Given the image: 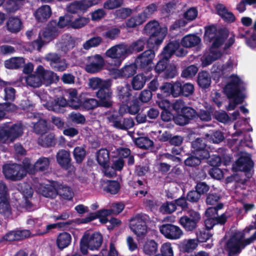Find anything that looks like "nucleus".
Here are the masks:
<instances>
[{
  "mask_svg": "<svg viewBox=\"0 0 256 256\" xmlns=\"http://www.w3.org/2000/svg\"><path fill=\"white\" fill-rule=\"evenodd\" d=\"M188 53V50L180 48L178 40H170L163 48L160 54V58L154 67V70L158 74L164 72L170 64V59L173 56L184 57Z\"/></svg>",
  "mask_w": 256,
  "mask_h": 256,
  "instance_id": "obj_1",
  "label": "nucleus"
},
{
  "mask_svg": "<svg viewBox=\"0 0 256 256\" xmlns=\"http://www.w3.org/2000/svg\"><path fill=\"white\" fill-rule=\"evenodd\" d=\"M144 30L149 36L148 38H146L148 48L157 50L167 34V28L161 27L157 20H152L146 24Z\"/></svg>",
  "mask_w": 256,
  "mask_h": 256,
  "instance_id": "obj_2",
  "label": "nucleus"
},
{
  "mask_svg": "<svg viewBox=\"0 0 256 256\" xmlns=\"http://www.w3.org/2000/svg\"><path fill=\"white\" fill-rule=\"evenodd\" d=\"M244 232H236L226 242L224 248L228 256L240 254L242 250L256 240V231L248 238H244Z\"/></svg>",
  "mask_w": 256,
  "mask_h": 256,
  "instance_id": "obj_3",
  "label": "nucleus"
},
{
  "mask_svg": "<svg viewBox=\"0 0 256 256\" xmlns=\"http://www.w3.org/2000/svg\"><path fill=\"white\" fill-rule=\"evenodd\" d=\"M103 237L100 232H86L80 240V250L82 254L88 253V249L91 250H98L102 246Z\"/></svg>",
  "mask_w": 256,
  "mask_h": 256,
  "instance_id": "obj_4",
  "label": "nucleus"
},
{
  "mask_svg": "<svg viewBox=\"0 0 256 256\" xmlns=\"http://www.w3.org/2000/svg\"><path fill=\"white\" fill-rule=\"evenodd\" d=\"M23 134V126L21 124H4L0 128V143L13 142Z\"/></svg>",
  "mask_w": 256,
  "mask_h": 256,
  "instance_id": "obj_5",
  "label": "nucleus"
},
{
  "mask_svg": "<svg viewBox=\"0 0 256 256\" xmlns=\"http://www.w3.org/2000/svg\"><path fill=\"white\" fill-rule=\"evenodd\" d=\"M157 10L158 6L156 4H148L142 12L128 18L126 22V26L134 28L142 24Z\"/></svg>",
  "mask_w": 256,
  "mask_h": 256,
  "instance_id": "obj_6",
  "label": "nucleus"
},
{
  "mask_svg": "<svg viewBox=\"0 0 256 256\" xmlns=\"http://www.w3.org/2000/svg\"><path fill=\"white\" fill-rule=\"evenodd\" d=\"M146 216L142 214H138L130 220V228L139 239L144 238L148 232Z\"/></svg>",
  "mask_w": 256,
  "mask_h": 256,
  "instance_id": "obj_7",
  "label": "nucleus"
},
{
  "mask_svg": "<svg viewBox=\"0 0 256 256\" xmlns=\"http://www.w3.org/2000/svg\"><path fill=\"white\" fill-rule=\"evenodd\" d=\"M112 80L103 85L101 88L96 92V96L100 104V107L110 108L113 104L112 90L111 88Z\"/></svg>",
  "mask_w": 256,
  "mask_h": 256,
  "instance_id": "obj_8",
  "label": "nucleus"
},
{
  "mask_svg": "<svg viewBox=\"0 0 256 256\" xmlns=\"http://www.w3.org/2000/svg\"><path fill=\"white\" fill-rule=\"evenodd\" d=\"M154 56V50L149 48L136 58L134 64L137 67L140 68L144 72H150L154 66L152 60Z\"/></svg>",
  "mask_w": 256,
  "mask_h": 256,
  "instance_id": "obj_9",
  "label": "nucleus"
},
{
  "mask_svg": "<svg viewBox=\"0 0 256 256\" xmlns=\"http://www.w3.org/2000/svg\"><path fill=\"white\" fill-rule=\"evenodd\" d=\"M106 56L111 58L112 65L118 67L122 61L127 57L124 44L115 45L106 52Z\"/></svg>",
  "mask_w": 256,
  "mask_h": 256,
  "instance_id": "obj_10",
  "label": "nucleus"
},
{
  "mask_svg": "<svg viewBox=\"0 0 256 256\" xmlns=\"http://www.w3.org/2000/svg\"><path fill=\"white\" fill-rule=\"evenodd\" d=\"M22 170L21 164L16 163L6 164L2 168L5 178L12 182L20 180L24 178Z\"/></svg>",
  "mask_w": 256,
  "mask_h": 256,
  "instance_id": "obj_11",
  "label": "nucleus"
},
{
  "mask_svg": "<svg viewBox=\"0 0 256 256\" xmlns=\"http://www.w3.org/2000/svg\"><path fill=\"white\" fill-rule=\"evenodd\" d=\"M200 220L199 212L190 210L188 211V215L184 216L180 218L179 223L186 231L192 232L196 228Z\"/></svg>",
  "mask_w": 256,
  "mask_h": 256,
  "instance_id": "obj_12",
  "label": "nucleus"
},
{
  "mask_svg": "<svg viewBox=\"0 0 256 256\" xmlns=\"http://www.w3.org/2000/svg\"><path fill=\"white\" fill-rule=\"evenodd\" d=\"M198 112L192 108L184 106L180 114L175 116L174 122L177 125L184 126L189 124L192 120L197 118Z\"/></svg>",
  "mask_w": 256,
  "mask_h": 256,
  "instance_id": "obj_13",
  "label": "nucleus"
},
{
  "mask_svg": "<svg viewBox=\"0 0 256 256\" xmlns=\"http://www.w3.org/2000/svg\"><path fill=\"white\" fill-rule=\"evenodd\" d=\"M159 230L168 240H178L183 235V232L180 228L172 224H164L160 226Z\"/></svg>",
  "mask_w": 256,
  "mask_h": 256,
  "instance_id": "obj_14",
  "label": "nucleus"
},
{
  "mask_svg": "<svg viewBox=\"0 0 256 256\" xmlns=\"http://www.w3.org/2000/svg\"><path fill=\"white\" fill-rule=\"evenodd\" d=\"M44 59L55 71L62 72L68 68L66 60L61 58L60 54L50 52L46 55Z\"/></svg>",
  "mask_w": 256,
  "mask_h": 256,
  "instance_id": "obj_15",
  "label": "nucleus"
},
{
  "mask_svg": "<svg viewBox=\"0 0 256 256\" xmlns=\"http://www.w3.org/2000/svg\"><path fill=\"white\" fill-rule=\"evenodd\" d=\"M194 154L198 156L201 158H208L210 157L208 147L206 140L202 138H197L191 143Z\"/></svg>",
  "mask_w": 256,
  "mask_h": 256,
  "instance_id": "obj_16",
  "label": "nucleus"
},
{
  "mask_svg": "<svg viewBox=\"0 0 256 256\" xmlns=\"http://www.w3.org/2000/svg\"><path fill=\"white\" fill-rule=\"evenodd\" d=\"M104 64V59L102 56L96 54L88 57V62L86 65V70L90 74H94L101 70Z\"/></svg>",
  "mask_w": 256,
  "mask_h": 256,
  "instance_id": "obj_17",
  "label": "nucleus"
},
{
  "mask_svg": "<svg viewBox=\"0 0 256 256\" xmlns=\"http://www.w3.org/2000/svg\"><path fill=\"white\" fill-rule=\"evenodd\" d=\"M38 74L42 81V84L46 86L50 85L55 81H58V76L54 72L46 70L42 65H38L34 72Z\"/></svg>",
  "mask_w": 256,
  "mask_h": 256,
  "instance_id": "obj_18",
  "label": "nucleus"
},
{
  "mask_svg": "<svg viewBox=\"0 0 256 256\" xmlns=\"http://www.w3.org/2000/svg\"><path fill=\"white\" fill-rule=\"evenodd\" d=\"M142 104L138 98L133 96L132 98L120 106V110L122 113H129L130 114H137L140 109Z\"/></svg>",
  "mask_w": 256,
  "mask_h": 256,
  "instance_id": "obj_19",
  "label": "nucleus"
},
{
  "mask_svg": "<svg viewBox=\"0 0 256 256\" xmlns=\"http://www.w3.org/2000/svg\"><path fill=\"white\" fill-rule=\"evenodd\" d=\"M112 210L102 209L95 212H90L84 218L81 219V222L86 224L96 218H99L100 222L103 224H106L108 221L107 216L112 214Z\"/></svg>",
  "mask_w": 256,
  "mask_h": 256,
  "instance_id": "obj_20",
  "label": "nucleus"
},
{
  "mask_svg": "<svg viewBox=\"0 0 256 256\" xmlns=\"http://www.w3.org/2000/svg\"><path fill=\"white\" fill-rule=\"evenodd\" d=\"M58 182L52 180L48 184H41L38 188L39 192L44 197L55 198L58 196Z\"/></svg>",
  "mask_w": 256,
  "mask_h": 256,
  "instance_id": "obj_21",
  "label": "nucleus"
},
{
  "mask_svg": "<svg viewBox=\"0 0 256 256\" xmlns=\"http://www.w3.org/2000/svg\"><path fill=\"white\" fill-rule=\"evenodd\" d=\"M93 5V2L91 0H80L70 4L66 8L68 12L70 14L84 13Z\"/></svg>",
  "mask_w": 256,
  "mask_h": 256,
  "instance_id": "obj_22",
  "label": "nucleus"
},
{
  "mask_svg": "<svg viewBox=\"0 0 256 256\" xmlns=\"http://www.w3.org/2000/svg\"><path fill=\"white\" fill-rule=\"evenodd\" d=\"M59 33L58 28L56 26V20H52L43 30L42 36L46 41L49 42L56 38Z\"/></svg>",
  "mask_w": 256,
  "mask_h": 256,
  "instance_id": "obj_23",
  "label": "nucleus"
},
{
  "mask_svg": "<svg viewBox=\"0 0 256 256\" xmlns=\"http://www.w3.org/2000/svg\"><path fill=\"white\" fill-rule=\"evenodd\" d=\"M146 44H148V41L145 37H140L129 45L124 44L127 56L134 53L142 52Z\"/></svg>",
  "mask_w": 256,
  "mask_h": 256,
  "instance_id": "obj_24",
  "label": "nucleus"
},
{
  "mask_svg": "<svg viewBox=\"0 0 256 256\" xmlns=\"http://www.w3.org/2000/svg\"><path fill=\"white\" fill-rule=\"evenodd\" d=\"M229 36V31L226 28H220L218 32V35L214 38L210 48L211 53L214 54L215 50L221 46Z\"/></svg>",
  "mask_w": 256,
  "mask_h": 256,
  "instance_id": "obj_25",
  "label": "nucleus"
},
{
  "mask_svg": "<svg viewBox=\"0 0 256 256\" xmlns=\"http://www.w3.org/2000/svg\"><path fill=\"white\" fill-rule=\"evenodd\" d=\"M176 97L180 96L188 97L192 96L194 92V86L190 82L176 81Z\"/></svg>",
  "mask_w": 256,
  "mask_h": 256,
  "instance_id": "obj_26",
  "label": "nucleus"
},
{
  "mask_svg": "<svg viewBox=\"0 0 256 256\" xmlns=\"http://www.w3.org/2000/svg\"><path fill=\"white\" fill-rule=\"evenodd\" d=\"M30 234V230H12L0 238V242H2L3 240L13 242L22 240L28 238Z\"/></svg>",
  "mask_w": 256,
  "mask_h": 256,
  "instance_id": "obj_27",
  "label": "nucleus"
},
{
  "mask_svg": "<svg viewBox=\"0 0 256 256\" xmlns=\"http://www.w3.org/2000/svg\"><path fill=\"white\" fill-rule=\"evenodd\" d=\"M56 158L58 163L62 168L65 170L71 168L72 164L70 152L65 150H60L56 154Z\"/></svg>",
  "mask_w": 256,
  "mask_h": 256,
  "instance_id": "obj_28",
  "label": "nucleus"
},
{
  "mask_svg": "<svg viewBox=\"0 0 256 256\" xmlns=\"http://www.w3.org/2000/svg\"><path fill=\"white\" fill-rule=\"evenodd\" d=\"M253 166L254 162L248 156H241L236 162V169L237 171L249 172Z\"/></svg>",
  "mask_w": 256,
  "mask_h": 256,
  "instance_id": "obj_29",
  "label": "nucleus"
},
{
  "mask_svg": "<svg viewBox=\"0 0 256 256\" xmlns=\"http://www.w3.org/2000/svg\"><path fill=\"white\" fill-rule=\"evenodd\" d=\"M180 42V48H190L198 46L200 42V38L195 34H188L184 36Z\"/></svg>",
  "mask_w": 256,
  "mask_h": 256,
  "instance_id": "obj_30",
  "label": "nucleus"
},
{
  "mask_svg": "<svg viewBox=\"0 0 256 256\" xmlns=\"http://www.w3.org/2000/svg\"><path fill=\"white\" fill-rule=\"evenodd\" d=\"M160 140L162 142H168L170 146L179 147L184 141L182 136L172 135L170 132L166 131L161 136Z\"/></svg>",
  "mask_w": 256,
  "mask_h": 256,
  "instance_id": "obj_31",
  "label": "nucleus"
},
{
  "mask_svg": "<svg viewBox=\"0 0 256 256\" xmlns=\"http://www.w3.org/2000/svg\"><path fill=\"white\" fill-rule=\"evenodd\" d=\"M228 218L226 214L223 213L220 216L218 214L211 219H205L204 222L206 229L212 230L216 225L224 226L228 220Z\"/></svg>",
  "mask_w": 256,
  "mask_h": 256,
  "instance_id": "obj_32",
  "label": "nucleus"
},
{
  "mask_svg": "<svg viewBox=\"0 0 256 256\" xmlns=\"http://www.w3.org/2000/svg\"><path fill=\"white\" fill-rule=\"evenodd\" d=\"M52 14L50 6L43 5L36 10L34 13V16L38 22H44L50 17Z\"/></svg>",
  "mask_w": 256,
  "mask_h": 256,
  "instance_id": "obj_33",
  "label": "nucleus"
},
{
  "mask_svg": "<svg viewBox=\"0 0 256 256\" xmlns=\"http://www.w3.org/2000/svg\"><path fill=\"white\" fill-rule=\"evenodd\" d=\"M66 93L68 94V106L76 110L80 108L82 106V101L81 98L78 96L76 89H68Z\"/></svg>",
  "mask_w": 256,
  "mask_h": 256,
  "instance_id": "obj_34",
  "label": "nucleus"
},
{
  "mask_svg": "<svg viewBox=\"0 0 256 256\" xmlns=\"http://www.w3.org/2000/svg\"><path fill=\"white\" fill-rule=\"evenodd\" d=\"M72 237L70 234L68 232H62L60 233L56 239V245L60 250L68 247L72 242Z\"/></svg>",
  "mask_w": 256,
  "mask_h": 256,
  "instance_id": "obj_35",
  "label": "nucleus"
},
{
  "mask_svg": "<svg viewBox=\"0 0 256 256\" xmlns=\"http://www.w3.org/2000/svg\"><path fill=\"white\" fill-rule=\"evenodd\" d=\"M25 64V60L22 57H12L4 62V67L8 70H18L22 68Z\"/></svg>",
  "mask_w": 256,
  "mask_h": 256,
  "instance_id": "obj_36",
  "label": "nucleus"
},
{
  "mask_svg": "<svg viewBox=\"0 0 256 256\" xmlns=\"http://www.w3.org/2000/svg\"><path fill=\"white\" fill-rule=\"evenodd\" d=\"M96 160L104 169L110 167V153L106 148H101L96 152Z\"/></svg>",
  "mask_w": 256,
  "mask_h": 256,
  "instance_id": "obj_37",
  "label": "nucleus"
},
{
  "mask_svg": "<svg viewBox=\"0 0 256 256\" xmlns=\"http://www.w3.org/2000/svg\"><path fill=\"white\" fill-rule=\"evenodd\" d=\"M46 106L48 110L58 112H60L61 108H64L68 106V100L63 96H60L54 98V100L50 102H48Z\"/></svg>",
  "mask_w": 256,
  "mask_h": 256,
  "instance_id": "obj_38",
  "label": "nucleus"
},
{
  "mask_svg": "<svg viewBox=\"0 0 256 256\" xmlns=\"http://www.w3.org/2000/svg\"><path fill=\"white\" fill-rule=\"evenodd\" d=\"M6 26L9 32L12 33H16L21 30L23 25L22 20L19 18L10 16L6 22Z\"/></svg>",
  "mask_w": 256,
  "mask_h": 256,
  "instance_id": "obj_39",
  "label": "nucleus"
},
{
  "mask_svg": "<svg viewBox=\"0 0 256 256\" xmlns=\"http://www.w3.org/2000/svg\"><path fill=\"white\" fill-rule=\"evenodd\" d=\"M197 83L200 88L202 90L208 88L211 84V77L206 71H201L198 74Z\"/></svg>",
  "mask_w": 256,
  "mask_h": 256,
  "instance_id": "obj_40",
  "label": "nucleus"
},
{
  "mask_svg": "<svg viewBox=\"0 0 256 256\" xmlns=\"http://www.w3.org/2000/svg\"><path fill=\"white\" fill-rule=\"evenodd\" d=\"M198 246L196 239L184 240L178 244V248L180 252L190 253L193 252Z\"/></svg>",
  "mask_w": 256,
  "mask_h": 256,
  "instance_id": "obj_41",
  "label": "nucleus"
},
{
  "mask_svg": "<svg viewBox=\"0 0 256 256\" xmlns=\"http://www.w3.org/2000/svg\"><path fill=\"white\" fill-rule=\"evenodd\" d=\"M120 188V182L114 180H106L104 181L103 190L106 193L116 194L118 192Z\"/></svg>",
  "mask_w": 256,
  "mask_h": 256,
  "instance_id": "obj_42",
  "label": "nucleus"
},
{
  "mask_svg": "<svg viewBox=\"0 0 256 256\" xmlns=\"http://www.w3.org/2000/svg\"><path fill=\"white\" fill-rule=\"evenodd\" d=\"M117 96L122 104L130 100L134 96L131 94L132 90L128 86H118L117 87Z\"/></svg>",
  "mask_w": 256,
  "mask_h": 256,
  "instance_id": "obj_43",
  "label": "nucleus"
},
{
  "mask_svg": "<svg viewBox=\"0 0 256 256\" xmlns=\"http://www.w3.org/2000/svg\"><path fill=\"white\" fill-rule=\"evenodd\" d=\"M58 195H59L62 198L71 200L74 196V192L72 188L66 185L63 184L58 182Z\"/></svg>",
  "mask_w": 256,
  "mask_h": 256,
  "instance_id": "obj_44",
  "label": "nucleus"
},
{
  "mask_svg": "<svg viewBox=\"0 0 256 256\" xmlns=\"http://www.w3.org/2000/svg\"><path fill=\"white\" fill-rule=\"evenodd\" d=\"M176 82L174 83L164 82L163 84L160 86V93L163 97H167L170 95H172L173 97L176 98Z\"/></svg>",
  "mask_w": 256,
  "mask_h": 256,
  "instance_id": "obj_45",
  "label": "nucleus"
},
{
  "mask_svg": "<svg viewBox=\"0 0 256 256\" xmlns=\"http://www.w3.org/2000/svg\"><path fill=\"white\" fill-rule=\"evenodd\" d=\"M50 164L48 158L44 156L40 158L34 163L35 172H46L48 171Z\"/></svg>",
  "mask_w": 256,
  "mask_h": 256,
  "instance_id": "obj_46",
  "label": "nucleus"
},
{
  "mask_svg": "<svg viewBox=\"0 0 256 256\" xmlns=\"http://www.w3.org/2000/svg\"><path fill=\"white\" fill-rule=\"evenodd\" d=\"M134 125L133 119L131 118H122L116 122L113 127L121 130H128L132 128Z\"/></svg>",
  "mask_w": 256,
  "mask_h": 256,
  "instance_id": "obj_47",
  "label": "nucleus"
},
{
  "mask_svg": "<svg viewBox=\"0 0 256 256\" xmlns=\"http://www.w3.org/2000/svg\"><path fill=\"white\" fill-rule=\"evenodd\" d=\"M158 250V244L153 240H148L144 245V252L148 256L154 255Z\"/></svg>",
  "mask_w": 256,
  "mask_h": 256,
  "instance_id": "obj_48",
  "label": "nucleus"
},
{
  "mask_svg": "<svg viewBox=\"0 0 256 256\" xmlns=\"http://www.w3.org/2000/svg\"><path fill=\"white\" fill-rule=\"evenodd\" d=\"M224 92L229 99L243 98V100H244V96L242 94L240 88L226 85L224 88Z\"/></svg>",
  "mask_w": 256,
  "mask_h": 256,
  "instance_id": "obj_49",
  "label": "nucleus"
},
{
  "mask_svg": "<svg viewBox=\"0 0 256 256\" xmlns=\"http://www.w3.org/2000/svg\"><path fill=\"white\" fill-rule=\"evenodd\" d=\"M146 76L139 74L134 76L132 80V86L134 90H140L143 88L146 82Z\"/></svg>",
  "mask_w": 256,
  "mask_h": 256,
  "instance_id": "obj_50",
  "label": "nucleus"
},
{
  "mask_svg": "<svg viewBox=\"0 0 256 256\" xmlns=\"http://www.w3.org/2000/svg\"><path fill=\"white\" fill-rule=\"evenodd\" d=\"M206 110H200L198 112L197 118H199L204 122H208L212 119V116L214 114V108L210 105L206 107Z\"/></svg>",
  "mask_w": 256,
  "mask_h": 256,
  "instance_id": "obj_51",
  "label": "nucleus"
},
{
  "mask_svg": "<svg viewBox=\"0 0 256 256\" xmlns=\"http://www.w3.org/2000/svg\"><path fill=\"white\" fill-rule=\"evenodd\" d=\"M0 214L8 218L12 214L11 207L9 202V198L4 197L0 198Z\"/></svg>",
  "mask_w": 256,
  "mask_h": 256,
  "instance_id": "obj_52",
  "label": "nucleus"
},
{
  "mask_svg": "<svg viewBox=\"0 0 256 256\" xmlns=\"http://www.w3.org/2000/svg\"><path fill=\"white\" fill-rule=\"evenodd\" d=\"M138 67L134 63L126 65L122 68L123 78H128L134 76L136 72Z\"/></svg>",
  "mask_w": 256,
  "mask_h": 256,
  "instance_id": "obj_53",
  "label": "nucleus"
},
{
  "mask_svg": "<svg viewBox=\"0 0 256 256\" xmlns=\"http://www.w3.org/2000/svg\"><path fill=\"white\" fill-rule=\"evenodd\" d=\"M224 208L223 203H218L216 206L207 208L204 212L206 219H211L218 214V211Z\"/></svg>",
  "mask_w": 256,
  "mask_h": 256,
  "instance_id": "obj_54",
  "label": "nucleus"
},
{
  "mask_svg": "<svg viewBox=\"0 0 256 256\" xmlns=\"http://www.w3.org/2000/svg\"><path fill=\"white\" fill-rule=\"evenodd\" d=\"M26 81L28 85L32 88H39L42 84L40 76L36 73L28 76Z\"/></svg>",
  "mask_w": 256,
  "mask_h": 256,
  "instance_id": "obj_55",
  "label": "nucleus"
},
{
  "mask_svg": "<svg viewBox=\"0 0 256 256\" xmlns=\"http://www.w3.org/2000/svg\"><path fill=\"white\" fill-rule=\"evenodd\" d=\"M110 80V79L104 80L99 78H93L90 80L89 86L93 90H98L102 87L103 85L107 84Z\"/></svg>",
  "mask_w": 256,
  "mask_h": 256,
  "instance_id": "obj_56",
  "label": "nucleus"
},
{
  "mask_svg": "<svg viewBox=\"0 0 256 256\" xmlns=\"http://www.w3.org/2000/svg\"><path fill=\"white\" fill-rule=\"evenodd\" d=\"M135 143L139 148L144 149H148L154 146L153 141L146 136L137 138L135 140Z\"/></svg>",
  "mask_w": 256,
  "mask_h": 256,
  "instance_id": "obj_57",
  "label": "nucleus"
},
{
  "mask_svg": "<svg viewBox=\"0 0 256 256\" xmlns=\"http://www.w3.org/2000/svg\"><path fill=\"white\" fill-rule=\"evenodd\" d=\"M205 158H201L198 156L189 155L184 160V164L188 167H196L198 166L202 162V160Z\"/></svg>",
  "mask_w": 256,
  "mask_h": 256,
  "instance_id": "obj_58",
  "label": "nucleus"
},
{
  "mask_svg": "<svg viewBox=\"0 0 256 256\" xmlns=\"http://www.w3.org/2000/svg\"><path fill=\"white\" fill-rule=\"evenodd\" d=\"M89 22V18L84 16H79L74 20H73L72 18V20L70 22V28L74 29L80 28L86 26Z\"/></svg>",
  "mask_w": 256,
  "mask_h": 256,
  "instance_id": "obj_59",
  "label": "nucleus"
},
{
  "mask_svg": "<svg viewBox=\"0 0 256 256\" xmlns=\"http://www.w3.org/2000/svg\"><path fill=\"white\" fill-rule=\"evenodd\" d=\"M74 158L77 164H81L86 156V150L80 146L76 147L73 151Z\"/></svg>",
  "mask_w": 256,
  "mask_h": 256,
  "instance_id": "obj_60",
  "label": "nucleus"
},
{
  "mask_svg": "<svg viewBox=\"0 0 256 256\" xmlns=\"http://www.w3.org/2000/svg\"><path fill=\"white\" fill-rule=\"evenodd\" d=\"M102 42V39L100 36H94L84 43L83 48L84 50H88L92 48L98 46Z\"/></svg>",
  "mask_w": 256,
  "mask_h": 256,
  "instance_id": "obj_61",
  "label": "nucleus"
},
{
  "mask_svg": "<svg viewBox=\"0 0 256 256\" xmlns=\"http://www.w3.org/2000/svg\"><path fill=\"white\" fill-rule=\"evenodd\" d=\"M204 39L211 42L215 36L218 35L216 28L214 25L208 26L204 28Z\"/></svg>",
  "mask_w": 256,
  "mask_h": 256,
  "instance_id": "obj_62",
  "label": "nucleus"
},
{
  "mask_svg": "<svg viewBox=\"0 0 256 256\" xmlns=\"http://www.w3.org/2000/svg\"><path fill=\"white\" fill-rule=\"evenodd\" d=\"M222 196L220 194L216 192H210L208 194L206 197V202L208 205L216 206L220 202Z\"/></svg>",
  "mask_w": 256,
  "mask_h": 256,
  "instance_id": "obj_63",
  "label": "nucleus"
},
{
  "mask_svg": "<svg viewBox=\"0 0 256 256\" xmlns=\"http://www.w3.org/2000/svg\"><path fill=\"white\" fill-rule=\"evenodd\" d=\"M86 110H94L97 107H100L98 100L93 98H86L82 102V106Z\"/></svg>",
  "mask_w": 256,
  "mask_h": 256,
  "instance_id": "obj_64",
  "label": "nucleus"
}]
</instances>
